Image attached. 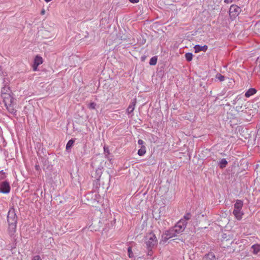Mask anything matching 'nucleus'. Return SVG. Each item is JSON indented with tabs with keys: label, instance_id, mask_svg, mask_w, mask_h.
<instances>
[{
	"label": "nucleus",
	"instance_id": "3",
	"mask_svg": "<svg viewBox=\"0 0 260 260\" xmlns=\"http://www.w3.org/2000/svg\"><path fill=\"white\" fill-rule=\"evenodd\" d=\"M242 207L243 202L239 200H237L234 204V210L233 213L236 219L239 220L242 219L243 215V213L241 211Z\"/></svg>",
	"mask_w": 260,
	"mask_h": 260
},
{
	"label": "nucleus",
	"instance_id": "17",
	"mask_svg": "<svg viewBox=\"0 0 260 260\" xmlns=\"http://www.w3.org/2000/svg\"><path fill=\"white\" fill-rule=\"evenodd\" d=\"M228 164V161L225 158H222L219 162V165L220 168L223 169L226 167Z\"/></svg>",
	"mask_w": 260,
	"mask_h": 260
},
{
	"label": "nucleus",
	"instance_id": "31",
	"mask_svg": "<svg viewBox=\"0 0 260 260\" xmlns=\"http://www.w3.org/2000/svg\"><path fill=\"white\" fill-rule=\"evenodd\" d=\"M35 168L37 170H39V169L40 168V167L38 165H36Z\"/></svg>",
	"mask_w": 260,
	"mask_h": 260
},
{
	"label": "nucleus",
	"instance_id": "32",
	"mask_svg": "<svg viewBox=\"0 0 260 260\" xmlns=\"http://www.w3.org/2000/svg\"><path fill=\"white\" fill-rule=\"evenodd\" d=\"M44 1H45L46 2L48 3V2H50V1H51L52 0H44Z\"/></svg>",
	"mask_w": 260,
	"mask_h": 260
},
{
	"label": "nucleus",
	"instance_id": "23",
	"mask_svg": "<svg viewBox=\"0 0 260 260\" xmlns=\"http://www.w3.org/2000/svg\"><path fill=\"white\" fill-rule=\"evenodd\" d=\"M127 251H128V257L129 258L133 257H134V254H133V253L132 250V248L131 247H129L128 248Z\"/></svg>",
	"mask_w": 260,
	"mask_h": 260
},
{
	"label": "nucleus",
	"instance_id": "1",
	"mask_svg": "<svg viewBox=\"0 0 260 260\" xmlns=\"http://www.w3.org/2000/svg\"><path fill=\"white\" fill-rule=\"evenodd\" d=\"M18 217L16 215L15 209L11 208L7 215L8 232L10 236H14L16 231Z\"/></svg>",
	"mask_w": 260,
	"mask_h": 260
},
{
	"label": "nucleus",
	"instance_id": "19",
	"mask_svg": "<svg viewBox=\"0 0 260 260\" xmlns=\"http://www.w3.org/2000/svg\"><path fill=\"white\" fill-rule=\"evenodd\" d=\"M157 58L156 56L152 57L149 61V64L151 66H154L157 63Z\"/></svg>",
	"mask_w": 260,
	"mask_h": 260
},
{
	"label": "nucleus",
	"instance_id": "21",
	"mask_svg": "<svg viewBox=\"0 0 260 260\" xmlns=\"http://www.w3.org/2000/svg\"><path fill=\"white\" fill-rule=\"evenodd\" d=\"M74 143V141L73 140H70L68 141L66 145V149L68 150L70 149L73 145Z\"/></svg>",
	"mask_w": 260,
	"mask_h": 260
},
{
	"label": "nucleus",
	"instance_id": "14",
	"mask_svg": "<svg viewBox=\"0 0 260 260\" xmlns=\"http://www.w3.org/2000/svg\"><path fill=\"white\" fill-rule=\"evenodd\" d=\"M11 94L10 87L7 85H5L1 90V94Z\"/></svg>",
	"mask_w": 260,
	"mask_h": 260
},
{
	"label": "nucleus",
	"instance_id": "13",
	"mask_svg": "<svg viewBox=\"0 0 260 260\" xmlns=\"http://www.w3.org/2000/svg\"><path fill=\"white\" fill-rule=\"evenodd\" d=\"M136 105V101H134L131 102L127 109V112L128 114H131L134 110Z\"/></svg>",
	"mask_w": 260,
	"mask_h": 260
},
{
	"label": "nucleus",
	"instance_id": "2",
	"mask_svg": "<svg viewBox=\"0 0 260 260\" xmlns=\"http://www.w3.org/2000/svg\"><path fill=\"white\" fill-rule=\"evenodd\" d=\"M157 243V239L153 233H150L146 235L145 244L148 250L151 251Z\"/></svg>",
	"mask_w": 260,
	"mask_h": 260
},
{
	"label": "nucleus",
	"instance_id": "5",
	"mask_svg": "<svg viewBox=\"0 0 260 260\" xmlns=\"http://www.w3.org/2000/svg\"><path fill=\"white\" fill-rule=\"evenodd\" d=\"M241 11L240 7L237 5H233L230 8L229 14L231 17L235 18L240 14Z\"/></svg>",
	"mask_w": 260,
	"mask_h": 260
},
{
	"label": "nucleus",
	"instance_id": "8",
	"mask_svg": "<svg viewBox=\"0 0 260 260\" xmlns=\"http://www.w3.org/2000/svg\"><path fill=\"white\" fill-rule=\"evenodd\" d=\"M43 62V59L41 56H36L34 60V64L33 66V68L34 71H36L37 69V67L40 64H42Z\"/></svg>",
	"mask_w": 260,
	"mask_h": 260
},
{
	"label": "nucleus",
	"instance_id": "20",
	"mask_svg": "<svg viewBox=\"0 0 260 260\" xmlns=\"http://www.w3.org/2000/svg\"><path fill=\"white\" fill-rule=\"evenodd\" d=\"M192 54L191 53H186L185 54V58L188 61H190L192 60Z\"/></svg>",
	"mask_w": 260,
	"mask_h": 260
},
{
	"label": "nucleus",
	"instance_id": "27",
	"mask_svg": "<svg viewBox=\"0 0 260 260\" xmlns=\"http://www.w3.org/2000/svg\"><path fill=\"white\" fill-rule=\"evenodd\" d=\"M32 260H42V259L39 255H35L34 256Z\"/></svg>",
	"mask_w": 260,
	"mask_h": 260
},
{
	"label": "nucleus",
	"instance_id": "28",
	"mask_svg": "<svg viewBox=\"0 0 260 260\" xmlns=\"http://www.w3.org/2000/svg\"><path fill=\"white\" fill-rule=\"evenodd\" d=\"M138 144L140 145H141L142 146H144V142L142 140H141V139H139L138 141Z\"/></svg>",
	"mask_w": 260,
	"mask_h": 260
},
{
	"label": "nucleus",
	"instance_id": "24",
	"mask_svg": "<svg viewBox=\"0 0 260 260\" xmlns=\"http://www.w3.org/2000/svg\"><path fill=\"white\" fill-rule=\"evenodd\" d=\"M191 218V215L189 213L186 214L184 217L182 219L185 220V222L187 223V221L189 220Z\"/></svg>",
	"mask_w": 260,
	"mask_h": 260
},
{
	"label": "nucleus",
	"instance_id": "11",
	"mask_svg": "<svg viewBox=\"0 0 260 260\" xmlns=\"http://www.w3.org/2000/svg\"><path fill=\"white\" fill-rule=\"evenodd\" d=\"M203 260H216V258L213 253L209 252L204 256Z\"/></svg>",
	"mask_w": 260,
	"mask_h": 260
},
{
	"label": "nucleus",
	"instance_id": "10",
	"mask_svg": "<svg viewBox=\"0 0 260 260\" xmlns=\"http://www.w3.org/2000/svg\"><path fill=\"white\" fill-rule=\"evenodd\" d=\"M195 53H198L200 51L205 52L207 49L208 46L207 45L201 46L200 45H196L194 47Z\"/></svg>",
	"mask_w": 260,
	"mask_h": 260
},
{
	"label": "nucleus",
	"instance_id": "12",
	"mask_svg": "<svg viewBox=\"0 0 260 260\" xmlns=\"http://www.w3.org/2000/svg\"><path fill=\"white\" fill-rule=\"evenodd\" d=\"M5 106L6 107L7 109L10 113L13 115H16L17 111L14 108L13 106L12 105V103H10L7 104V106Z\"/></svg>",
	"mask_w": 260,
	"mask_h": 260
},
{
	"label": "nucleus",
	"instance_id": "18",
	"mask_svg": "<svg viewBox=\"0 0 260 260\" xmlns=\"http://www.w3.org/2000/svg\"><path fill=\"white\" fill-rule=\"evenodd\" d=\"M146 153V147L145 146H142L141 148L138 150V154L140 156L144 155Z\"/></svg>",
	"mask_w": 260,
	"mask_h": 260
},
{
	"label": "nucleus",
	"instance_id": "25",
	"mask_svg": "<svg viewBox=\"0 0 260 260\" xmlns=\"http://www.w3.org/2000/svg\"><path fill=\"white\" fill-rule=\"evenodd\" d=\"M96 104L92 102L89 104L88 107L91 110H93L95 109Z\"/></svg>",
	"mask_w": 260,
	"mask_h": 260
},
{
	"label": "nucleus",
	"instance_id": "6",
	"mask_svg": "<svg viewBox=\"0 0 260 260\" xmlns=\"http://www.w3.org/2000/svg\"><path fill=\"white\" fill-rule=\"evenodd\" d=\"M10 189L11 187L8 182L5 181L0 183V193L4 194L9 193Z\"/></svg>",
	"mask_w": 260,
	"mask_h": 260
},
{
	"label": "nucleus",
	"instance_id": "30",
	"mask_svg": "<svg viewBox=\"0 0 260 260\" xmlns=\"http://www.w3.org/2000/svg\"><path fill=\"white\" fill-rule=\"evenodd\" d=\"M45 10H44V9H43V10H42V11H41V14L43 15V14H45Z\"/></svg>",
	"mask_w": 260,
	"mask_h": 260
},
{
	"label": "nucleus",
	"instance_id": "15",
	"mask_svg": "<svg viewBox=\"0 0 260 260\" xmlns=\"http://www.w3.org/2000/svg\"><path fill=\"white\" fill-rule=\"evenodd\" d=\"M256 90L255 89L250 88L249 90H248V91H247L246 92V93H245V96L246 98H249L250 96L256 93Z\"/></svg>",
	"mask_w": 260,
	"mask_h": 260
},
{
	"label": "nucleus",
	"instance_id": "22",
	"mask_svg": "<svg viewBox=\"0 0 260 260\" xmlns=\"http://www.w3.org/2000/svg\"><path fill=\"white\" fill-rule=\"evenodd\" d=\"M216 78L218 79L220 81H223L224 80V76L220 74H217L216 76Z\"/></svg>",
	"mask_w": 260,
	"mask_h": 260
},
{
	"label": "nucleus",
	"instance_id": "33",
	"mask_svg": "<svg viewBox=\"0 0 260 260\" xmlns=\"http://www.w3.org/2000/svg\"><path fill=\"white\" fill-rule=\"evenodd\" d=\"M228 0H225V1H224V2H228Z\"/></svg>",
	"mask_w": 260,
	"mask_h": 260
},
{
	"label": "nucleus",
	"instance_id": "9",
	"mask_svg": "<svg viewBox=\"0 0 260 260\" xmlns=\"http://www.w3.org/2000/svg\"><path fill=\"white\" fill-rule=\"evenodd\" d=\"M1 96L4 100L5 106H7V104H8L12 102L13 98L11 94H1Z\"/></svg>",
	"mask_w": 260,
	"mask_h": 260
},
{
	"label": "nucleus",
	"instance_id": "29",
	"mask_svg": "<svg viewBox=\"0 0 260 260\" xmlns=\"http://www.w3.org/2000/svg\"><path fill=\"white\" fill-rule=\"evenodd\" d=\"M132 3H138L139 0H129Z\"/></svg>",
	"mask_w": 260,
	"mask_h": 260
},
{
	"label": "nucleus",
	"instance_id": "26",
	"mask_svg": "<svg viewBox=\"0 0 260 260\" xmlns=\"http://www.w3.org/2000/svg\"><path fill=\"white\" fill-rule=\"evenodd\" d=\"M6 177L5 173L3 170L0 171V180H3Z\"/></svg>",
	"mask_w": 260,
	"mask_h": 260
},
{
	"label": "nucleus",
	"instance_id": "4",
	"mask_svg": "<svg viewBox=\"0 0 260 260\" xmlns=\"http://www.w3.org/2000/svg\"><path fill=\"white\" fill-rule=\"evenodd\" d=\"M186 225V222H185V220L180 219L173 227V229L177 234H179L184 230Z\"/></svg>",
	"mask_w": 260,
	"mask_h": 260
},
{
	"label": "nucleus",
	"instance_id": "16",
	"mask_svg": "<svg viewBox=\"0 0 260 260\" xmlns=\"http://www.w3.org/2000/svg\"><path fill=\"white\" fill-rule=\"evenodd\" d=\"M251 248L253 250L254 254H257L260 251V245L258 244H254L252 246Z\"/></svg>",
	"mask_w": 260,
	"mask_h": 260
},
{
	"label": "nucleus",
	"instance_id": "7",
	"mask_svg": "<svg viewBox=\"0 0 260 260\" xmlns=\"http://www.w3.org/2000/svg\"><path fill=\"white\" fill-rule=\"evenodd\" d=\"M166 238L168 239L174 237H176L178 235L177 234V233L175 232L173 228L170 229L169 230L167 231L166 233Z\"/></svg>",
	"mask_w": 260,
	"mask_h": 260
}]
</instances>
